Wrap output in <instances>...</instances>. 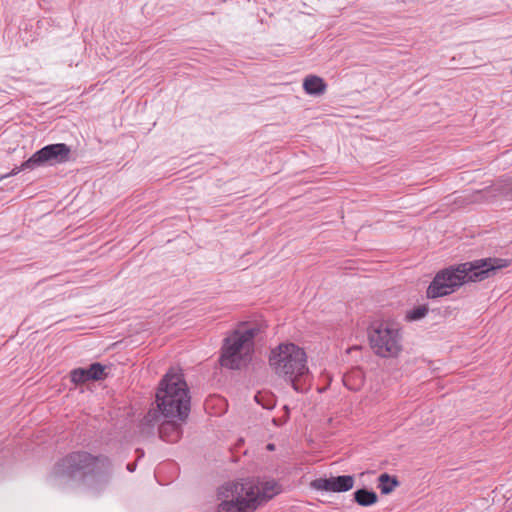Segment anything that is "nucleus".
Wrapping results in <instances>:
<instances>
[{
	"mask_svg": "<svg viewBox=\"0 0 512 512\" xmlns=\"http://www.w3.org/2000/svg\"><path fill=\"white\" fill-rule=\"evenodd\" d=\"M105 366L101 363H92L87 368H76L70 372V379L75 385L84 384L91 380L106 378Z\"/></svg>",
	"mask_w": 512,
	"mask_h": 512,
	"instance_id": "9d476101",
	"label": "nucleus"
},
{
	"mask_svg": "<svg viewBox=\"0 0 512 512\" xmlns=\"http://www.w3.org/2000/svg\"><path fill=\"white\" fill-rule=\"evenodd\" d=\"M136 451H137V452H140V456H143V455H144V452H143L142 450L137 449Z\"/></svg>",
	"mask_w": 512,
	"mask_h": 512,
	"instance_id": "412c9836",
	"label": "nucleus"
},
{
	"mask_svg": "<svg viewBox=\"0 0 512 512\" xmlns=\"http://www.w3.org/2000/svg\"><path fill=\"white\" fill-rule=\"evenodd\" d=\"M158 418L157 411H149L143 418L142 425L153 427L158 422Z\"/></svg>",
	"mask_w": 512,
	"mask_h": 512,
	"instance_id": "dca6fc26",
	"label": "nucleus"
},
{
	"mask_svg": "<svg viewBox=\"0 0 512 512\" xmlns=\"http://www.w3.org/2000/svg\"><path fill=\"white\" fill-rule=\"evenodd\" d=\"M182 423L177 418H167L159 425V437L168 443H176L182 436Z\"/></svg>",
	"mask_w": 512,
	"mask_h": 512,
	"instance_id": "9b49d317",
	"label": "nucleus"
},
{
	"mask_svg": "<svg viewBox=\"0 0 512 512\" xmlns=\"http://www.w3.org/2000/svg\"><path fill=\"white\" fill-rule=\"evenodd\" d=\"M510 265V260L485 258L450 266L436 273L429 284L426 294L436 299L455 292L467 282H480L490 278L499 269Z\"/></svg>",
	"mask_w": 512,
	"mask_h": 512,
	"instance_id": "f03ea898",
	"label": "nucleus"
},
{
	"mask_svg": "<svg viewBox=\"0 0 512 512\" xmlns=\"http://www.w3.org/2000/svg\"><path fill=\"white\" fill-rule=\"evenodd\" d=\"M27 169H28V168H24V167H23V164H22L20 167H15L14 169H12V171H11L9 174H7V175L3 176L2 178H5V177H7V176H9V175H16V174H18L20 171H22V170H27ZM29 169H30V170H32L31 168H29Z\"/></svg>",
	"mask_w": 512,
	"mask_h": 512,
	"instance_id": "f3484780",
	"label": "nucleus"
},
{
	"mask_svg": "<svg viewBox=\"0 0 512 512\" xmlns=\"http://www.w3.org/2000/svg\"><path fill=\"white\" fill-rule=\"evenodd\" d=\"M269 365L276 375L291 383L298 393L309 389V369L305 351L294 343H281L272 349Z\"/></svg>",
	"mask_w": 512,
	"mask_h": 512,
	"instance_id": "39448f33",
	"label": "nucleus"
},
{
	"mask_svg": "<svg viewBox=\"0 0 512 512\" xmlns=\"http://www.w3.org/2000/svg\"><path fill=\"white\" fill-rule=\"evenodd\" d=\"M71 149L65 143L49 144L36 151L28 160L23 162L24 168L34 169L43 165L65 163L70 158Z\"/></svg>",
	"mask_w": 512,
	"mask_h": 512,
	"instance_id": "6e6552de",
	"label": "nucleus"
},
{
	"mask_svg": "<svg viewBox=\"0 0 512 512\" xmlns=\"http://www.w3.org/2000/svg\"><path fill=\"white\" fill-rule=\"evenodd\" d=\"M156 403L165 418L185 422L191 408V396L184 375L179 368H170L159 383Z\"/></svg>",
	"mask_w": 512,
	"mask_h": 512,
	"instance_id": "20e7f679",
	"label": "nucleus"
},
{
	"mask_svg": "<svg viewBox=\"0 0 512 512\" xmlns=\"http://www.w3.org/2000/svg\"><path fill=\"white\" fill-rule=\"evenodd\" d=\"M259 333V328L251 327L244 330H235L228 335L221 348V366L238 370L246 366L254 351V338Z\"/></svg>",
	"mask_w": 512,
	"mask_h": 512,
	"instance_id": "423d86ee",
	"label": "nucleus"
},
{
	"mask_svg": "<svg viewBox=\"0 0 512 512\" xmlns=\"http://www.w3.org/2000/svg\"><path fill=\"white\" fill-rule=\"evenodd\" d=\"M303 89L309 95H321L326 90V84L322 78L309 75L303 81Z\"/></svg>",
	"mask_w": 512,
	"mask_h": 512,
	"instance_id": "f8f14e48",
	"label": "nucleus"
},
{
	"mask_svg": "<svg viewBox=\"0 0 512 512\" xmlns=\"http://www.w3.org/2000/svg\"><path fill=\"white\" fill-rule=\"evenodd\" d=\"M111 471L112 464L107 456H94L87 451H75L55 464L49 479L52 485L57 487H65L73 483L92 486L106 484Z\"/></svg>",
	"mask_w": 512,
	"mask_h": 512,
	"instance_id": "f257e3e1",
	"label": "nucleus"
},
{
	"mask_svg": "<svg viewBox=\"0 0 512 512\" xmlns=\"http://www.w3.org/2000/svg\"><path fill=\"white\" fill-rule=\"evenodd\" d=\"M281 491L275 480L245 479L219 488L218 512H254Z\"/></svg>",
	"mask_w": 512,
	"mask_h": 512,
	"instance_id": "7ed1b4c3",
	"label": "nucleus"
},
{
	"mask_svg": "<svg viewBox=\"0 0 512 512\" xmlns=\"http://www.w3.org/2000/svg\"><path fill=\"white\" fill-rule=\"evenodd\" d=\"M428 313V307L426 305H419L414 307L407 312V319L410 321H417L424 318Z\"/></svg>",
	"mask_w": 512,
	"mask_h": 512,
	"instance_id": "2eb2a0df",
	"label": "nucleus"
},
{
	"mask_svg": "<svg viewBox=\"0 0 512 512\" xmlns=\"http://www.w3.org/2000/svg\"><path fill=\"white\" fill-rule=\"evenodd\" d=\"M349 377H350L349 375H346V376L344 377V383H345V385H347V382H348V380H349Z\"/></svg>",
	"mask_w": 512,
	"mask_h": 512,
	"instance_id": "aec40b11",
	"label": "nucleus"
},
{
	"mask_svg": "<svg viewBox=\"0 0 512 512\" xmlns=\"http://www.w3.org/2000/svg\"><path fill=\"white\" fill-rule=\"evenodd\" d=\"M371 348L380 357H395L402 349V337L398 328L388 323H377L369 330Z\"/></svg>",
	"mask_w": 512,
	"mask_h": 512,
	"instance_id": "0eeeda50",
	"label": "nucleus"
},
{
	"mask_svg": "<svg viewBox=\"0 0 512 512\" xmlns=\"http://www.w3.org/2000/svg\"><path fill=\"white\" fill-rule=\"evenodd\" d=\"M354 501L363 507H369L377 503L378 496L377 494L372 491L368 490L367 488H361L356 490L353 493Z\"/></svg>",
	"mask_w": 512,
	"mask_h": 512,
	"instance_id": "ddd939ff",
	"label": "nucleus"
},
{
	"mask_svg": "<svg viewBox=\"0 0 512 512\" xmlns=\"http://www.w3.org/2000/svg\"><path fill=\"white\" fill-rule=\"evenodd\" d=\"M354 482V476L341 475L330 478H316L310 485L315 490L341 493L351 490L354 486Z\"/></svg>",
	"mask_w": 512,
	"mask_h": 512,
	"instance_id": "1a4fd4ad",
	"label": "nucleus"
},
{
	"mask_svg": "<svg viewBox=\"0 0 512 512\" xmlns=\"http://www.w3.org/2000/svg\"><path fill=\"white\" fill-rule=\"evenodd\" d=\"M400 482L397 477L390 476L387 473H383L378 478V488L380 489L382 494L391 493L396 487H398Z\"/></svg>",
	"mask_w": 512,
	"mask_h": 512,
	"instance_id": "4468645a",
	"label": "nucleus"
},
{
	"mask_svg": "<svg viewBox=\"0 0 512 512\" xmlns=\"http://www.w3.org/2000/svg\"><path fill=\"white\" fill-rule=\"evenodd\" d=\"M267 449L271 451L274 450V444H268Z\"/></svg>",
	"mask_w": 512,
	"mask_h": 512,
	"instance_id": "6ab92c4d",
	"label": "nucleus"
},
{
	"mask_svg": "<svg viewBox=\"0 0 512 512\" xmlns=\"http://www.w3.org/2000/svg\"><path fill=\"white\" fill-rule=\"evenodd\" d=\"M126 468L129 472H134L136 469V463H128Z\"/></svg>",
	"mask_w": 512,
	"mask_h": 512,
	"instance_id": "a211bd4d",
	"label": "nucleus"
}]
</instances>
